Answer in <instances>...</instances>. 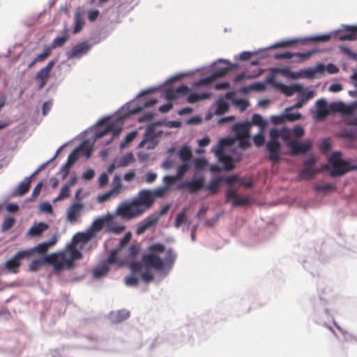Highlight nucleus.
Listing matches in <instances>:
<instances>
[{
    "label": "nucleus",
    "instance_id": "58",
    "mask_svg": "<svg viewBox=\"0 0 357 357\" xmlns=\"http://www.w3.org/2000/svg\"><path fill=\"white\" fill-rule=\"evenodd\" d=\"M296 43H298V40H288V41H282V42H280V43L275 44L271 47L276 48V47H287V46H289V45Z\"/></svg>",
    "mask_w": 357,
    "mask_h": 357
},
{
    "label": "nucleus",
    "instance_id": "34",
    "mask_svg": "<svg viewBox=\"0 0 357 357\" xmlns=\"http://www.w3.org/2000/svg\"><path fill=\"white\" fill-rule=\"evenodd\" d=\"M178 179L176 177V176H165L163 177V187L169 190L171 187L175 183L176 181Z\"/></svg>",
    "mask_w": 357,
    "mask_h": 357
},
{
    "label": "nucleus",
    "instance_id": "19",
    "mask_svg": "<svg viewBox=\"0 0 357 357\" xmlns=\"http://www.w3.org/2000/svg\"><path fill=\"white\" fill-rule=\"evenodd\" d=\"M85 22L83 18V12L81 8L78 7L75 12L74 15V29L73 33L77 34L80 32Z\"/></svg>",
    "mask_w": 357,
    "mask_h": 357
},
{
    "label": "nucleus",
    "instance_id": "57",
    "mask_svg": "<svg viewBox=\"0 0 357 357\" xmlns=\"http://www.w3.org/2000/svg\"><path fill=\"white\" fill-rule=\"evenodd\" d=\"M43 185V182H39L35 186V188L33 190L32 195H31V197H32L33 199H35L36 198H37L38 197V195H40V193L41 192Z\"/></svg>",
    "mask_w": 357,
    "mask_h": 357
},
{
    "label": "nucleus",
    "instance_id": "55",
    "mask_svg": "<svg viewBox=\"0 0 357 357\" xmlns=\"http://www.w3.org/2000/svg\"><path fill=\"white\" fill-rule=\"evenodd\" d=\"M335 189V185L330 184V183L318 185L315 187V190L317 191H321V192H327L329 190H333Z\"/></svg>",
    "mask_w": 357,
    "mask_h": 357
},
{
    "label": "nucleus",
    "instance_id": "40",
    "mask_svg": "<svg viewBox=\"0 0 357 357\" xmlns=\"http://www.w3.org/2000/svg\"><path fill=\"white\" fill-rule=\"evenodd\" d=\"M137 135V131H132L129 132L125 137L124 140L121 143V148H125L129 143L132 142Z\"/></svg>",
    "mask_w": 357,
    "mask_h": 357
},
{
    "label": "nucleus",
    "instance_id": "32",
    "mask_svg": "<svg viewBox=\"0 0 357 357\" xmlns=\"http://www.w3.org/2000/svg\"><path fill=\"white\" fill-rule=\"evenodd\" d=\"M293 109L289 107L286 109V114L284 115L285 119L289 121H294L301 119V114L299 112H292Z\"/></svg>",
    "mask_w": 357,
    "mask_h": 357
},
{
    "label": "nucleus",
    "instance_id": "33",
    "mask_svg": "<svg viewBox=\"0 0 357 357\" xmlns=\"http://www.w3.org/2000/svg\"><path fill=\"white\" fill-rule=\"evenodd\" d=\"M121 188V178L119 175H115L113 179V187L111 190L115 195H118L120 193Z\"/></svg>",
    "mask_w": 357,
    "mask_h": 357
},
{
    "label": "nucleus",
    "instance_id": "62",
    "mask_svg": "<svg viewBox=\"0 0 357 357\" xmlns=\"http://www.w3.org/2000/svg\"><path fill=\"white\" fill-rule=\"evenodd\" d=\"M130 268L131 269L132 273L133 274H136L141 271L142 265L139 262L135 261L130 264Z\"/></svg>",
    "mask_w": 357,
    "mask_h": 357
},
{
    "label": "nucleus",
    "instance_id": "9",
    "mask_svg": "<svg viewBox=\"0 0 357 357\" xmlns=\"http://www.w3.org/2000/svg\"><path fill=\"white\" fill-rule=\"evenodd\" d=\"M33 255V251L21 250L17 252L13 258L6 261L3 267L9 272L17 273L21 266V261L25 258H28Z\"/></svg>",
    "mask_w": 357,
    "mask_h": 357
},
{
    "label": "nucleus",
    "instance_id": "43",
    "mask_svg": "<svg viewBox=\"0 0 357 357\" xmlns=\"http://www.w3.org/2000/svg\"><path fill=\"white\" fill-rule=\"evenodd\" d=\"M105 220L102 218H99L93 221L91 229L93 232H98L100 231L104 226Z\"/></svg>",
    "mask_w": 357,
    "mask_h": 357
},
{
    "label": "nucleus",
    "instance_id": "29",
    "mask_svg": "<svg viewBox=\"0 0 357 357\" xmlns=\"http://www.w3.org/2000/svg\"><path fill=\"white\" fill-rule=\"evenodd\" d=\"M251 126L255 125L260 127L261 130H264L265 127L266 126V121H265L262 116L259 114H255L252 117V122L250 123Z\"/></svg>",
    "mask_w": 357,
    "mask_h": 357
},
{
    "label": "nucleus",
    "instance_id": "54",
    "mask_svg": "<svg viewBox=\"0 0 357 357\" xmlns=\"http://www.w3.org/2000/svg\"><path fill=\"white\" fill-rule=\"evenodd\" d=\"M234 139L229 137H226L221 139L219 141L218 146V148H222V150H223V148L225 146H231L234 144Z\"/></svg>",
    "mask_w": 357,
    "mask_h": 357
},
{
    "label": "nucleus",
    "instance_id": "53",
    "mask_svg": "<svg viewBox=\"0 0 357 357\" xmlns=\"http://www.w3.org/2000/svg\"><path fill=\"white\" fill-rule=\"evenodd\" d=\"M234 104L239 107L241 112L245 111L249 106V102L246 100L239 99L234 101Z\"/></svg>",
    "mask_w": 357,
    "mask_h": 357
},
{
    "label": "nucleus",
    "instance_id": "44",
    "mask_svg": "<svg viewBox=\"0 0 357 357\" xmlns=\"http://www.w3.org/2000/svg\"><path fill=\"white\" fill-rule=\"evenodd\" d=\"M51 54V47L48 46H45L44 48V52L40 54H38L35 58V61H38V63L44 61Z\"/></svg>",
    "mask_w": 357,
    "mask_h": 357
},
{
    "label": "nucleus",
    "instance_id": "21",
    "mask_svg": "<svg viewBox=\"0 0 357 357\" xmlns=\"http://www.w3.org/2000/svg\"><path fill=\"white\" fill-rule=\"evenodd\" d=\"M48 229V225L44 222H39L33 225L27 232V235L30 237L38 236Z\"/></svg>",
    "mask_w": 357,
    "mask_h": 357
},
{
    "label": "nucleus",
    "instance_id": "31",
    "mask_svg": "<svg viewBox=\"0 0 357 357\" xmlns=\"http://www.w3.org/2000/svg\"><path fill=\"white\" fill-rule=\"evenodd\" d=\"M178 155L181 160L186 162L190 160L192 157V152L189 147L183 146L179 151Z\"/></svg>",
    "mask_w": 357,
    "mask_h": 357
},
{
    "label": "nucleus",
    "instance_id": "13",
    "mask_svg": "<svg viewBox=\"0 0 357 357\" xmlns=\"http://www.w3.org/2000/svg\"><path fill=\"white\" fill-rule=\"evenodd\" d=\"M91 45L86 42L79 43L73 47L70 51L66 53L68 59L80 58L86 54L90 50Z\"/></svg>",
    "mask_w": 357,
    "mask_h": 357
},
{
    "label": "nucleus",
    "instance_id": "12",
    "mask_svg": "<svg viewBox=\"0 0 357 357\" xmlns=\"http://www.w3.org/2000/svg\"><path fill=\"white\" fill-rule=\"evenodd\" d=\"M55 62L53 61H50L47 66L43 68H41L36 75L35 79L37 81L40 82L38 89H41L46 84L49 77L50 73L53 68Z\"/></svg>",
    "mask_w": 357,
    "mask_h": 357
},
{
    "label": "nucleus",
    "instance_id": "1",
    "mask_svg": "<svg viewBox=\"0 0 357 357\" xmlns=\"http://www.w3.org/2000/svg\"><path fill=\"white\" fill-rule=\"evenodd\" d=\"M168 191L163 186L154 190H141L135 197L122 202L116 209V214L124 220L139 218L152 208L156 198L163 197Z\"/></svg>",
    "mask_w": 357,
    "mask_h": 357
},
{
    "label": "nucleus",
    "instance_id": "59",
    "mask_svg": "<svg viewBox=\"0 0 357 357\" xmlns=\"http://www.w3.org/2000/svg\"><path fill=\"white\" fill-rule=\"evenodd\" d=\"M139 280L134 275H130L126 278V284L128 286H136L138 284Z\"/></svg>",
    "mask_w": 357,
    "mask_h": 357
},
{
    "label": "nucleus",
    "instance_id": "46",
    "mask_svg": "<svg viewBox=\"0 0 357 357\" xmlns=\"http://www.w3.org/2000/svg\"><path fill=\"white\" fill-rule=\"evenodd\" d=\"M314 52H315L314 51H308L306 52H298V53H295L294 56L298 57V60H297L298 62H303V61L310 59V57L312 54H314Z\"/></svg>",
    "mask_w": 357,
    "mask_h": 357
},
{
    "label": "nucleus",
    "instance_id": "35",
    "mask_svg": "<svg viewBox=\"0 0 357 357\" xmlns=\"http://www.w3.org/2000/svg\"><path fill=\"white\" fill-rule=\"evenodd\" d=\"M15 222V220L14 218H13L11 216L6 217L2 223L1 230L3 231L9 230L10 229H11L13 227Z\"/></svg>",
    "mask_w": 357,
    "mask_h": 357
},
{
    "label": "nucleus",
    "instance_id": "36",
    "mask_svg": "<svg viewBox=\"0 0 357 357\" xmlns=\"http://www.w3.org/2000/svg\"><path fill=\"white\" fill-rule=\"evenodd\" d=\"M130 317V312L127 310H122L118 311L114 317V321L117 323H120L127 319Z\"/></svg>",
    "mask_w": 357,
    "mask_h": 357
},
{
    "label": "nucleus",
    "instance_id": "24",
    "mask_svg": "<svg viewBox=\"0 0 357 357\" xmlns=\"http://www.w3.org/2000/svg\"><path fill=\"white\" fill-rule=\"evenodd\" d=\"M69 35L68 29H65L63 32V36L60 37L55 38L52 43V48H56L59 47H62L66 42L68 40Z\"/></svg>",
    "mask_w": 357,
    "mask_h": 357
},
{
    "label": "nucleus",
    "instance_id": "41",
    "mask_svg": "<svg viewBox=\"0 0 357 357\" xmlns=\"http://www.w3.org/2000/svg\"><path fill=\"white\" fill-rule=\"evenodd\" d=\"M91 236L89 234H77L73 237V243L72 244H74L75 245L79 243V242H84L86 243L88 241H89Z\"/></svg>",
    "mask_w": 357,
    "mask_h": 357
},
{
    "label": "nucleus",
    "instance_id": "4",
    "mask_svg": "<svg viewBox=\"0 0 357 357\" xmlns=\"http://www.w3.org/2000/svg\"><path fill=\"white\" fill-rule=\"evenodd\" d=\"M317 118L319 120L326 119L330 112H340L343 115H352L355 111V106L346 105L342 102H333L328 105L324 99L319 100L316 102Z\"/></svg>",
    "mask_w": 357,
    "mask_h": 357
},
{
    "label": "nucleus",
    "instance_id": "16",
    "mask_svg": "<svg viewBox=\"0 0 357 357\" xmlns=\"http://www.w3.org/2000/svg\"><path fill=\"white\" fill-rule=\"evenodd\" d=\"M215 153L219 161L223 164L225 169L231 171L234 168L231 157L226 155L222 148H217Z\"/></svg>",
    "mask_w": 357,
    "mask_h": 357
},
{
    "label": "nucleus",
    "instance_id": "3",
    "mask_svg": "<svg viewBox=\"0 0 357 357\" xmlns=\"http://www.w3.org/2000/svg\"><path fill=\"white\" fill-rule=\"evenodd\" d=\"M82 257V255L76 246L74 244H70L67 246L66 252L46 256L45 261L52 264L56 271H60L65 268H72L74 266V261Z\"/></svg>",
    "mask_w": 357,
    "mask_h": 357
},
{
    "label": "nucleus",
    "instance_id": "60",
    "mask_svg": "<svg viewBox=\"0 0 357 357\" xmlns=\"http://www.w3.org/2000/svg\"><path fill=\"white\" fill-rule=\"evenodd\" d=\"M70 167L67 165L66 163H65L60 169V174L62 175V179L64 180L66 178V177L68 176L69 172H70Z\"/></svg>",
    "mask_w": 357,
    "mask_h": 357
},
{
    "label": "nucleus",
    "instance_id": "38",
    "mask_svg": "<svg viewBox=\"0 0 357 357\" xmlns=\"http://www.w3.org/2000/svg\"><path fill=\"white\" fill-rule=\"evenodd\" d=\"M189 164L188 163H183L177 167L176 174L175 175L176 177L180 180L183 178L184 174L188 171L189 169Z\"/></svg>",
    "mask_w": 357,
    "mask_h": 357
},
{
    "label": "nucleus",
    "instance_id": "20",
    "mask_svg": "<svg viewBox=\"0 0 357 357\" xmlns=\"http://www.w3.org/2000/svg\"><path fill=\"white\" fill-rule=\"evenodd\" d=\"M357 37V26H348L344 33L339 35V39L341 41L355 40Z\"/></svg>",
    "mask_w": 357,
    "mask_h": 357
},
{
    "label": "nucleus",
    "instance_id": "50",
    "mask_svg": "<svg viewBox=\"0 0 357 357\" xmlns=\"http://www.w3.org/2000/svg\"><path fill=\"white\" fill-rule=\"evenodd\" d=\"M185 211V209H183ZM186 221V213L183 211L178 214L176 218L174 226L176 228H178L181 225Z\"/></svg>",
    "mask_w": 357,
    "mask_h": 357
},
{
    "label": "nucleus",
    "instance_id": "5",
    "mask_svg": "<svg viewBox=\"0 0 357 357\" xmlns=\"http://www.w3.org/2000/svg\"><path fill=\"white\" fill-rule=\"evenodd\" d=\"M329 163L333 169L331 171V176H339L347 172L357 170V164H351L349 161L342 159V154L339 151L332 153L329 158Z\"/></svg>",
    "mask_w": 357,
    "mask_h": 357
},
{
    "label": "nucleus",
    "instance_id": "39",
    "mask_svg": "<svg viewBox=\"0 0 357 357\" xmlns=\"http://www.w3.org/2000/svg\"><path fill=\"white\" fill-rule=\"evenodd\" d=\"M78 150L82 152L87 159L90 158L93 152V148L88 144L82 143Z\"/></svg>",
    "mask_w": 357,
    "mask_h": 357
},
{
    "label": "nucleus",
    "instance_id": "7",
    "mask_svg": "<svg viewBox=\"0 0 357 357\" xmlns=\"http://www.w3.org/2000/svg\"><path fill=\"white\" fill-rule=\"evenodd\" d=\"M170 207L171 204H167L162 206L159 211L149 215L142 222H139L137 225L136 234L137 235H142L146 230L155 225L159 221L160 217L168 212Z\"/></svg>",
    "mask_w": 357,
    "mask_h": 357
},
{
    "label": "nucleus",
    "instance_id": "28",
    "mask_svg": "<svg viewBox=\"0 0 357 357\" xmlns=\"http://www.w3.org/2000/svg\"><path fill=\"white\" fill-rule=\"evenodd\" d=\"M222 178H215L213 179L208 185H205L204 189L207 190L211 192V194H216L218 191L220 183L222 181Z\"/></svg>",
    "mask_w": 357,
    "mask_h": 357
},
{
    "label": "nucleus",
    "instance_id": "15",
    "mask_svg": "<svg viewBox=\"0 0 357 357\" xmlns=\"http://www.w3.org/2000/svg\"><path fill=\"white\" fill-rule=\"evenodd\" d=\"M84 205L80 202H75L70 205L67 210V219L71 222H77L81 215L82 211L84 209Z\"/></svg>",
    "mask_w": 357,
    "mask_h": 357
},
{
    "label": "nucleus",
    "instance_id": "2",
    "mask_svg": "<svg viewBox=\"0 0 357 357\" xmlns=\"http://www.w3.org/2000/svg\"><path fill=\"white\" fill-rule=\"evenodd\" d=\"M176 258V255L173 249L166 250L163 244L158 243L149 247L148 253L143 255L142 261L147 269L161 272L165 268H172Z\"/></svg>",
    "mask_w": 357,
    "mask_h": 357
},
{
    "label": "nucleus",
    "instance_id": "22",
    "mask_svg": "<svg viewBox=\"0 0 357 357\" xmlns=\"http://www.w3.org/2000/svg\"><path fill=\"white\" fill-rule=\"evenodd\" d=\"M121 129H116L115 125L112 123L106 126L102 130L96 132L94 137L96 139H100L109 132H113L114 135H118Z\"/></svg>",
    "mask_w": 357,
    "mask_h": 357
},
{
    "label": "nucleus",
    "instance_id": "49",
    "mask_svg": "<svg viewBox=\"0 0 357 357\" xmlns=\"http://www.w3.org/2000/svg\"><path fill=\"white\" fill-rule=\"evenodd\" d=\"M109 271L107 265H103L93 271V275L96 278H100L106 275Z\"/></svg>",
    "mask_w": 357,
    "mask_h": 357
},
{
    "label": "nucleus",
    "instance_id": "6",
    "mask_svg": "<svg viewBox=\"0 0 357 357\" xmlns=\"http://www.w3.org/2000/svg\"><path fill=\"white\" fill-rule=\"evenodd\" d=\"M270 139L266 145V149L268 153V159L273 162L278 163L281 159V144L278 141L280 137V130L272 128L269 132Z\"/></svg>",
    "mask_w": 357,
    "mask_h": 357
},
{
    "label": "nucleus",
    "instance_id": "18",
    "mask_svg": "<svg viewBox=\"0 0 357 357\" xmlns=\"http://www.w3.org/2000/svg\"><path fill=\"white\" fill-rule=\"evenodd\" d=\"M250 127L251 123L250 122H244L234 125L233 130L236 133V139L242 137H250Z\"/></svg>",
    "mask_w": 357,
    "mask_h": 357
},
{
    "label": "nucleus",
    "instance_id": "10",
    "mask_svg": "<svg viewBox=\"0 0 357 357\" xmlns=\"http://www.w3.org/2000/svg\"><path fill=\"white\" fill-rule=\"evenodd\" d=\"M204 178L201 176L197 179L185 181L180 184L177 188L178 190L187 189L190 193L195 194L199 192L200 190L204 189Z\"/></svg>",
    "mask_w": 357,
    "mask_h": 357
},
{
    "label": "nucleus",
    "instance_id": "14",
    "mask_svg": "<svg viewBox=\"0 0 357 357\" xmlns=\"http://www.w3.org/2000/svg\"><path fill=\"white\" fill-rule=\"evenodd\" d=\"M226 201L231 202L234 206H243L250 202V199L246 197H240L236 191L234 189H229L227 190Z\"/></svg>",
    "mask_w": 357,
    "mask_h": 357
},
{
    "label": "nucleus",
    "instance_id": "26",
    "mask_svg": "<svg viewBox=\"0 0 357 357\" xmlns=\"http://www.w3.org/2000/svg\"><path fill=\"white\" fill-rule=\"evenodd\" d=\"M211 94L208 93H202L201 94L190 93L188 96L187 101L189 103H195L199 100L209 98Z\"/></svg>",
    "mask_w": 357,
    "mask_h": 357
},
{
    "label": "nucleus",
    "instance_id": "64",
    "mask_svg": "<svg viewBox=\"0 0 357 357\" xmlns=\"http://www.w3.org/2000/svg\"><path fill=\"white\" fill-rule=\"evenodd\" d=\"M165 97L169 100H174L178 98V95L174 89H168L165 92Z\"/></svg>",
    "mask_w": 357,
    "mask_h": 357
},
{
    "label": "nucleus",
    "instance_id": "25",
    "mask_svg": "<svg viewBox=\"0 0 357 357\" xmlns=\"http://www.w3.org/2000/svg\"><path fill=\"white\" fill-rule=\"evenodd\" d=\"M229 110V104L223 99L219 98L216 101V108L215 114L216 115H222Z\"/></svg>",
    "mask_w": 357,
    "mask_h": 357
},
{
    "label": "nucleus",
    "instance_id": "30",
    "mask_svg": "<svg viewBox=\"0 0 357 357\" xmlns=\"http://www.w3.org/2000/svg\"><path fill=\"white\" fill-rule=\"evenodd\" d=\"M331 38V34H324L317 36L308 37L305 38L304 41H310V42H316V43H326L330 40Z\"/></svg>",
    "mask_w": 357,
    "mask_h": 357
},
{
    "label": "nucleus",
    "instance_id": "47",
    "mask_svg": "<svg viewBox=\"0 0 357 357\" xmlns=\"http://www.w3.org/2000/svg\"><path fill=\"white\" fill-rule=\"evenodd\" d=\"M70 196V187L69 185H64L59 195V196L55 199V201H60L68 198Z\"/></svg>",
    "mask_w": 357,
    "mask_h": 357
},
{
    "label": "nucleus",
    "instance_id": "8",
    "mask_svg": "<svg viewBox=\"0 0 357 357\" xmlns=\"http://www.w3.org/2000/svg\"><path fill=\"white\" fill-rule=\"evenodd\" d=\"M232 68L233 66L229 62L224 61L222 66H217L213 73L208 77L201 79L198 82L194 83L193 86L197 88L201 86L208 85L214 80L226 75Z\"/></svg>",
    "mask_w": 357,
    "mask_h": 357
},
{
    "label": "nucleus",
    "instance_id": "52",
    "mask_svg": "<svg viewBox=\"0 0 357 357\" xmlns=\"http://www.w3.org/2000/svg\"><path fill=\"white\" fill-rule=\"evenodd\" d=\"M253 142L258 147L261 146L264 144V137L263 135V130H261L259 133L254 136Z\"/></svg>",
    "mask_w": 357,
    "mask_h": 357
},
{
    "label": "nucleus",
    "instance_id": "37",
    "mask_svg": "<svg viewBox=\"0 0 357 357\" xmlns=\"http://www.w3.org/2000/svg\"><path fill=\"white\" fill-rule=\"evenodd\" d=\"M133 161V155L132 153H128L119 160L118 167H126Z\"/></svg>",
    "mask_w": 357,
    "mask_h": 357
},
{
    "label": "nucleus",
    "instance_id": "63",
    "mask_svg": "<svg viewBox=\"0 0 357 357\" xmlns=\"http://www.w3.org/2000/svg\"><path fill=\"white\" fill-rule=\"evenodd\" d=\"M100 12L98 10H91L88 12V19L90 22H94L98 17Z\"/></svg>",
    "mask_w": 357,
    "mask_h": 357
},
{
    "label": "nucleus",
    "instance_id": "61",
    "mask_svg": "<svg viewBox=\"0 0 357 357\" xmlns=\"http://www.w3.org/2000/svg\"><path fill=\"white\" fill-rule=\"evenodd\" d=\"M292 133L295 137H301L304 135V129L300 126H296L293 128Z\"/></svg>",
    "mask_w": 357,
    "mask_h": 357
},
{
    "label": "nucleus",
    "instance_id": "51",
    "mask_svg": "<svg viewBox=\"0 0 357 357\" xmlns=\"http://www.w3.org/2000/svg\"><path fill=\"white\" fill-rule=\"evenodd\" d=\"M157 102H158V100L156 99H153V98L150 99V100H147L145 103H144L142 106L136 107L134 109V112H135V113L139 112L142 111L144 108L153 106L154 105H155L157 103Z\"/></svg>",
    "mask_w": 357,
    "mask_h": 357
},
{
    "label": "nucleus",
    "instance_id": "45",
    "mask_svg": "<svg viewBox=\"0 0 357 357\" xmlns=\"http://www.w3.org/2000/svg\"><path fill=\"white\" fill-rule=\"evenodd\" d=\"M78 160V150L75 149L73 151H72L70 155L68 157L67 162H66L67 165L72 167L73 165L77 162Z\"/></svg>",
    "mask_w": 357,
    "mask_h": 357
},
{
    "label": "nucleus",
    "instance_id": "11",
    "mask_svg": "<svg viewBox=\"0 0 357 357\" xmlns=\"http://www.w3.org/2000/svg\"><path fill=\"white\" fill-rule=\"evenodd\" d=\"M288 146L289 148L291 155H298L310 151L312 148V143L310 142L300 143L296 140H291L288 143Z\"/></svg>",
    "mask_w": 357,
    "mask_h": 357
},
{
    "label": "nucleus",
    "instance_id": "48",
    "mask_svg": "<svg viewBox=\"0 0 357 357\" xmlns=\"http://www.w3.org/2000/svg\"><path fill=\"white\" fill-rule=\"evenodd\" d=\"M49 245L47 244V242H45V243H40L38 244L36 247H35L33 249H30V250H26V251H33V254L35 252H38L39 253H45L47 252V250H48L49 248Z\"/></svg>",
    "mask_w": 357,
    "mask_h": 357
},
{
    "label": "nucleus",
    "instance_id": "42",
    "mask_svg": "<svg viewBox=\"0 0 357 357\" xmlns=\"http://www.w3.org/2000/svg\"><path fill=\"white\" fill-rule=\"evenodd\" d=\"M45 262H47L45 261V257L43 259L33 260L29 265V269L31 271H36Z\"/></svg>",
    "mask_w": 357,
    "mask_h": 357
},
{
    "label": "nucleus",
    "instance_id": "56",
    "mask_svg": "<svg viewBox=\"0 0 357 357\" xmlns=\"http://www.w3.org/2000/svg\"><path fill=\"white\" fill-rule=\"evenodd\" d=\"M249 138L250 137L237 138L239 141V147L243 149H246L250 147L251 144L249 142Z\"/></svg>",
    "mask_w": 357,
    "mask_h": 357
},
{
    "label": "nucleus",
    "instance_id": "23",
    "mask_svg": "<svg viewBox=\"0 0 357 357\" xmlns=\"http://www.w3.org/2000/svg\"><path fill=\"white\" fill-rule=\"evenodd\" d=\"M319 172L315 167H305V168L299 174L301 178L311 180L314 178L315 174Z\"/></svg>",
    "mask_w": 357,
    "mask_h": 357
},
{
    "label": "nucleus",
    "instance_id": "17",
    "mask_svg": "<svg viewBox=\"0 0 357 357\" xmlns=\"http://www.w3.org/2000/svg\"><path fill=\"white\" fill-rule=\"evenodd\" d=\"M40 167L36 171H35L31 176L25 177L24 180L17 186L16 194L19 196L25 195L30 189L31 183L32 178L36 175L42 169Z\"/></svg>",
    "mask_w": 357,
    "mask_h": 357
},
{
    "label": "nucleus",
    "instance_id": "27",
    "mask_svg": "<svg viewBox=\"0 0 357 357\" xmlns=\"http://www.w3.org/2000/svg\"><path fill=\"white\" fill-rule=\"evenodd\" d=\"M301 91L302 86L298 84H293L291 86L283 85L282 88V93L287 96H291L294 93L301 92Z\"/></svg>",
    "mask_w": 357,
    "mask_h": 357
}]
</instances>
